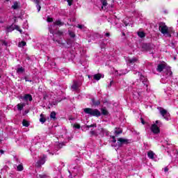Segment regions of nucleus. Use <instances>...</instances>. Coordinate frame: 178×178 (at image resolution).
I'll return each instance as SVG.
<instances>
[{
  "label": "nucleus",
  "mask_w": 178,
  "mask_h": 178,
  "mask_svg": "<svg viewBox=\"0 0 178 178\" xmlns=\"http://www.w3.org/2000/svg\"><path fill=\"white\" fill-rule=\"evenodd\" d=\"M83 112L87 115H90V116H95L96 118H99V116H101V111L97 108L92 109L91 108H86L83 109Z\"/></svg>",
  "instance_id": "1"
},
{
  "label": "nucleus",
  "mask_w": 178,
  "mask_h": 178,
  "mask_svg": "<svg viewBox=\"0 0 178 178\" xmlns=\"http://www.w3.org/2000/svg\"><path fill=\"white\" fill-rule=\"evenodd\" d=\"M118 145L119 148H122L123 145H127V144H130V140L126 139V138H119L117 141Z\"/></svg>",
  "instance_id": "2"
},
{
  "label": "nucleus",
  "mask_w": 178,
  "mask_h": 178,
  "mask_svg": "<svg viewBox=\"0 0 178 178\" xmlns=\"http://www.w3.org/2000/svg\"><path fill=\"white\" fill-rule=\"evenodd\" d=\"M143 51L151 52L154 49V45L152 43H143L141 45Z\"/></svg>",
  "instance_id": "3"
},
{
  "label": "nucleus",
  "mask_w": 178,
  "mask_h": 178,
  "mask_svg": "<svg viewBox=\"0 0 178 178\" xmlns=\"http://www.w3.org/2000/svg\"><path fill=\"white\" fill-rule=\"evenodd\" d=\"M47 159V155L43 154L42 157L36 162L35 166L36 168H41L42 165H44Z\"/></svg>",
  "instance_id": "4"
},
{
  "label": "nucleus",
  "mask_w": 178,
  "mask_h": 178,
  "mask_svg": "<svg viewBox=\"0 0 178 178\" xmlns=\"http://www.w3.org/2000/svg\"><path fill=\"white\" fill-rule=\"evenodd\" d=\"M159 24V30L161 31V34H166L168 31H169V27L168 26L165 25V23H162Z\"/></svg>",
  "instance_id": "5"
},
{
  "label": "nucleus",
  "mask_w": 178,
  "mask_h": 178,
  "mask_svg": "<svg viewBox=\"0 0 178 178\" xmlns=\"http://www.w3.org/2000/svg\"><path fill=\"white\" fill-rule=\"evenodd\" d=\"M150 130L153 134H159V133H161V129H159V127H158L156 124H152Z\"/></svg>",
  "instance_id": "6"
},
{
  "label": "nucleus",
  "mask_w": 178,
  "mask_h": 178,
  "mask_svg": "<svg viewBox=\"0 0 178 178\" xmlns=\"http://www.w3.org/2000/svg\"><path fill=\"white\" fill-rule=\"evenodd\" d=\"M164 69H166V64L160 63L157 65L156 71L159 72V73H161V72H163Z\"/></svg>",
  "instance_id": "7"
},
{
  "label": "nucleus",
  "mask_w": 178,
  "mask_h": 178,
  "mask_svg": "<svg viewBox=\"0 0 178 178\" xmlns=\"http://www.w3.org/2000/svg\"><path fill=\"white\" fill-rule=\"evenodd\" d=\"M21 99H24V101H33V96L30 94H26L24 97H21Z\"/></svg>",
  "instance_id": "8"
},
{
  "label": "nucleus",
  "mask_w": 178,
  "mask_h": 178,
  "mask_svg": "<svg viewBox=\"0 0 178 178\" xmlns=\"http://www.w3.org/2000/svg\"><path fill=\"white\" fill-rule=\"evenodd\" d=\"M165 73L166 76H168L169 77H172V76H173V72H172V69L170 68V67H167L165 68Z\"/></svg>",
  "instance_id": "9"
},
{
  "label": "nucleus",
  "mask_w": 178,
  "mask_h": 178,
  "mask_svg": "<svg viewBox=\"0 0 178 178\" xmlns=\"http://www.w3.org/2000/svg\"><path fill=\"white\" fill-rule=\"evenodd\" d=\"M138 59L136 57L129 58L127 60V63H129V65H134L136 62H138Z\"/></svg>",
  "instance_id": "10"
},
{
  "label": "nucleus",
  "mask_w": 178,
  "mask_h": 178,
  "mask_svg": "<svg viewBox=\"0 0 178 178\" xmlns=\"http://www.w3.org/2000/svg\"><path fill=\"white\" fill-rule=\"evenodd\" d=\"M71 87L72 90L77 91V90H79V82L77 81H74V83Z\"/></svg>",
  "instance_id": "11"
},
{
  "label": "nucleus",
  "mask_w": 178,
  "mask_h": 178,
  "mask_svg": "<svg viewBox=\"0 0 178 178\" xmlns=\"http://www.w3.org/2000/svg\"><path fill=\"white\" fill-rule=\"evenodd\" d=\"M160 113L163 116V118H164V119H166V120H168V118H166V116H168V111L163 108L160 111Z\"/></svg>",
  "instance_id": "12"
},
{
  "label": "nucleus",
  "mask_w": 178,
  "mask_h": 178,
  "mask_svg": "<svg viewBox=\"0 0 178 178\" xmlns=\"http://www.w3.org/2000/svg\"><path fill=\"white\" fill-rule=\"evenodd\" d=\"M40 122L43 124V123H45L47 122V116L42 113L40 114Z\"/></svg>",
  "instance_id": "13"
},
{
  "label": "nucleus",
  "mask_w": 178,
  "mask_h": 178,
  "mask_svg": "<svg viewBox=\"0 0 178 178\" xmlns=\"http://www.w3.org/2000/svg\"><path fill=\"white\" fill-rule=\"evenodd\" d=\"M64 24H65V22H62L60 19H58L54 22V26H59L60 27L61 26H64Z\"/></svg>",
  "instance_id": "14"
},
{
  "label": "nucleus",
  "mask_w": 178,
  "mask_h": 178,
  "mask_svg": "<svg viewBox=\"0 0 178 178\" xmlns=\"http://www.w3.org/2000/svg\"><path fill=\"white\" fill-rule=\"evenodd\" d=\"M102 78V74H96L93 76V79L94 80H97V81L101 80V79Z\"/></svg>",
  "instance_id": "15"
},
{
  "label": "nucleus",
  "mask_w": 178,
  "mask_h": 178,
  "mask_svg": "<svg viewBox=\"0 0 178 178\" xmlns=\"http://www.w3.org/2000/svg\"><path fill=\"white\" fill-rule=\"evenodd\" d=\"M92 102L94 105V106H98L99 105H101V101L99 100H95V99H92Z\"/></svg>",
  "instance_id": "16"
},
{
  "label": "nucleus",
  "mask_w": 178,
  "mask_h": 178,
  "mask_svg": "<svg viewBox=\"0 0 178 178\" xmlns=\"http://www.w3.org/2000/svg\"><path fill=\"white\" fill-rule=\"evenodd\" d=\"M24 106H26V104L24 103H19L17 104V108L19 111H23V108H24Z\"/></svg>",
  "instance_id": "17"
},
{
  "label": "nucleus",
  "mask_w": 178,
  "mask_h": 178,
  "mask_svg": "<svg viewBox=\"0 0 178 178\" xmlns=\"http://www.w3.org/2000/svg\"><path fill=\"white\" fill-rule=\"evenodd\" d=\"M140 80H143L142 83L144 84V86H146L147 87H148V85H147V81H148V79H147V78H145V77H144V76L141 75Z\"/></svg>",
  "instance_id": "18"
},
{
  "label": "nucleus",
  "mask_w": 178,
  "mask_h": 178,
  "mask_svg": "<svg viewBox=\"0 0 178 178\" xmlns=\"http://www.w3.org/2000/svg\"><path fill=\"white\" fill-rule=\"evenodd\" d=\"M155 154L152 151H149L147 152V156L149 159H154Z\"/></svg>",
  "instance_id": "19"
},
{
  "label": "nucleus",
  "mask_w": 178,
  "mask_h": 178,
  "mask_svg": "<svg viewBox=\"0 0 178 178\" xmlns=\"http://www.w3.org/2000/svg\"><path fill=\"white\" fill-rule=\"evenodd\" d=\"M50 119H53V120H56V113L55 111H52L50 113Z\"/></svg>",
  "instance_id": "20"
},
{
  "label": "nucleus",
  "mask_w": 178,
  "mask_h": 178,
  "mask_svg": "<svg viewBox=\"0 0 178 178\" xmlns=\"http://www.w3.org/2000/svg\"><path fill=\"white\" fill-rule=\"evenodd\" d=\"M24 170V167H23V164H19L17 166V172H23Z\"/></svg>",
  "instance_id": "21"
},
{
  "label": "nucleus",
  "mask_w": 178,
  "mask_h": 178,
  "mask_svg": "<svg viewBox=\"0 0 178 178\" xmlns=\"http://www.w3.org/2000/svg\"><path fill=\"white\" fill-rule=\"evenodd\" d=\"M102 6V9H104V7L105 8V6H108V1L107 0H100Z\"/></svg>",
  "instance_id": "22"
},
{
  "label": "nucleus",
  "mask_w": 178,
  "mask_h": 178,
  "mask_svg": "<svg viewBox=\"0 0 178 178\" xmlns=\"http://www.w3.org/2000/svg\"><path fill=\"white\" fill-rule=\"evenodd\" d=\"M22 126H24V127H29V126H30V122L24 119L22 120Z\"/></svg>",
  "instance_id": "23"
},
{
  "label": "nucleus",
  "mask_w": 178,
  "mask_h": 178,
  "mask_svg": "<svg viewBox=\"0 0 178 178\" xmlns=\"http://www.w3.org/2000/svg\"><path fill=\"white\" fill-rule=\"evenodd\" d=\"M7 31L8 33H12V31H13L15 30V27H13V24L7 26Z\"/></svg>",
  "instance_id": "24"
},
{
  "label": "nucleus",
  "mask_w": 178,
  "mask_h": 178,
  "mask_svg": "<svg viewBox=\"0 0 178 178\" xmlns=\"http://www.w3.org/2000/svg\"><path fill=\"white\" fill-rule=\"evenodd\" d=\"M15 26V30H17V31H19L20 33V34H23V30H22V29H20V26H19V25H14Z\"/></svg>",
  "instance_id": "25"
},
{
  "label": "nucleus",
  "mask_w": 178,
  "mask_h": 178,
  "mask_svg": "<svg viewBox=\"0 0 178 178\" xmlns=\"http://www.w3.org/2000/svg\"><path fill=\"white\" fill-rule=\"evenodd\" d=\"M68 34L71 38H76V33L72 31H68Z\"/></svg>",
  "instance_id": "26"
},
{
  "label": "nucleus",
  "mask_w": 178,
  "mask_h": 178,
  "mask_svg": "<svg viewBox=\"0 0 178 178\" xmlns=\"http://www.w3.org/2000/svg\"><path fill=\"white\" fill-rule=\"evenodd\" d=\"M138 35L140 38H144L145 37V33L144 31L138 32Z\"/></svg>",
  "instance_id": "27"
},
{
  "label": "nucleus",
  "mask_w": 178,
  "mask_h": 178,
  "mask_svg": "<svg viewBox=\"0 0 178 178\" xmlns=\"http://www.w3.org/2000/svg\"><path fill=\"white\" fill-rule=\"evenodd\" d=\"M102 113L104 116H106V115H108L109 112H108V110H106V108H102Z\"/></svg>",
  "instance_id": "28"
},
{
  "label": "nucleus",
  "mask_w": 178,
  "mask_h": 178,
  "mask_svg": "<svg viewBox=\"0 0 178 178\" xmlns=\"http://www.w3.org/2000/svg\"><path fill=\"white\" fill-rule=\"evenodd\" d=\"M24 68L23 67H19L17 70V73H24Z\"/></svg>",
  "instance_id": "29"
},
{
  "label": "nucleus",
  "mask_w": 178,
  "mask_h": 178,
  "mask_svg": "<svg viewBox=\"0 0 178 178\" xmlns=\"http://www.w3.org/2000/svg\"><path fill=\"white\" fill-rule=\"evenodd\" d=\"M91 127H97V123H94L90 125H86V129H91Z\"/></svg>",
  "instance_id": "30"
},
{
  "label": "nucleus",
  "mask_w": 178,
  "mask_h": 178,
  "mask_svg": "<svg viewBox=\"0 0 178 178\" xmlns=\"http://www.w3.org/2000/svg\"><path fill=\"white\" fill-rule=\"evenodd\" d=\"M19 8V5L17 4V2H15L13 6H12V8L14 10H16Z\"/></svg>",
  "instance_id": "31"
},
{
  "label": "nucleus",
  "mask_w": 178,
  "mask_h": 178,
  "mask_svg": "<svg viewBox=\"0 0 178 178\" xmlns=\"http://www.w3.org/2000/svg\"><path fill=\"white\" fill-rule=\"evenodd\" d=\"M47 22L48 23H52V22H54V18L52 17H50L49 16L47 17Z\"/></svg>",
  "instance_id": "32"
},
{
  "label": "nucleus",
  "mask_w": 178,
  "mask_h": 178,
  "mask_svg": "<svg viewBox=\"0 0 178 178\" xmlns=\"http://www.w3.org/2000/svg\"><path fill=\"white\" fill-rule=\"evenodd\" d=\"M39 177L40 178H48V175H47V174H45V173H42V174L39 175Z\"/></svg>",
  "instance_id": "33"
},
{
  "label": "nucleus",
  "mask_w": 178,
  "mask_h": 178,
  "mask_svg": "<svg viewBox=\"0 0 178 178\" xmlns=\"http://www.w3.org/2000/svg\"><path fill=\"white\" fill-rule=\"evenodd\" d=\"M26 43L24 41H22L21 42L19 43V47H26Z\"/></svg>",
  "instance_id": "34"
},
{
  "label": "nucleus",
  "mask_w": 178,
  "mask_h": 178,
  "mask_svg": "<svg viewBox=\"0 0 178 178\" xmlns=\"http://www.w3.org/2000/svg\"><path fill=\"white\" fill-rule=\"evenodd\" d=\"M90 136H98L97 134V132H95V131H94V130H92V129H91V131H90Z\"/></svg>",
  "instance_id": "35"
},
{
  "label": "nucleus",
  "mask_w": 178,
  "mask_h": 178,
  "mask_svg": "<svg viewBox=\"0 0 178 178\" xmlns=\"http://www.w3.org/2000/svg\"><path fill=\"white\" fill-rule=\"evenodd\" d=\"M122 133H123L122 130L115 131V136H119V134H122Z\"/></svg>",
  "instance_id": "36"
},
{
  "label": "nucleus",
  "mask_w": 178,
  "mask_h": 178,
  "mask_svg": "<svg viewBox=\"0 0 178 178\" xmlns=\"http://www.w3.org/2000/svg\"><path fill=\"white\" fill-rule=\"evenodd\" d=\"M168 32L171 34H175V29L173 28H168Z\"/></svg>",
  "instance_id": "37"
},
{
  "label": "nucleus",
  "mask_w": 178,
  "mask_h": 178,
  "mask_svg": "<svg viewBox=\"0 0 178 178\" xmlns=\"http://www.w3.org/2000/svg\"><path fill=\"white\" fill-rule=\"evenodd\" d=\"M56 34H57V35H59V36L63 35V31H58L56 33Z\"/></svg>",
  "instance_id": "38"
},
{
  "label": "nucleus",
  "mask_w": 178,
  "mask_h": 178,
  "mask_svg": "<svg viewBox=\"0 0 178 178\" xmlns=\"http://www.w3.org/2000/svg\"><path fill=\"white\" fill-rule=\"evenodd\" d=\"M74 127L75 128V129H81V126L79 124H74Z\"/></svg>",
  "instance_id": "39"
},
{
  "label": "nucleus",
  "mask_w": 178,
  "mask_h": 178,
  "mask_svg": "<svg viewBox=\"0 0 178 178\" xmlns=\"http://www.w3.org/2000/svg\"><path fill=\"white\" fill-rule=\"evenodd\" d=\"M67 2L68 3L69 6L73 5V0H67Z\"/></svg>",
  "instance_id": "40"
},
{
  "label": "nucleus",
  "mask_w": 178,
  "mask_h": 178,
  "mask_svg": "<svg viewBox=\"0 0 178 178\" xmlns=\"http://www.w3.org/2000/svg\"><path fill=\"white\" fill-rule=\"evenodd\" d=\"M2 45H5V47H8V42H6V40H1Z\"/></svg>",
  "instance_id": "41"
},
{
  "label": "nucleus",
  "mask_w": 178,
  "mask_h": 178,
  "mask_svg": "<svg viewBox=\"0 0 178 178\" xmlns=\"http://www.w3.org/2000/svg\"><path fill=\"white\" fill-rule=\"evenodd\" d=\"M34 3H35L36 6L40 5V0H33Z\"/></svg>",
  "instance_id": "42"
},
{
  "label": "nucleus",
  "mask_w": 178,
  "mask_h": 178,
  "mask_svg": "<svg viewBox=\"0 0 178 178\" xmlns=\"http://www.w3.org/2000/svg\"><path fill=\"white\" fill-rule=\"evenodd\" d=\"M111 138L113 139L112 143H116V136H112Z\"/></svg>",
  "instance_id": "43"
},
{
  "label": "nucleus",
  "mask_w": 178,
  "mask_h": 178,
  "mask_svg": "<svg viewBox=\"0 0 178 178\" xmlns=\"http://www.w3.org/2000/svg\"><path fill=\"white\" fill-rule=\"evenodd\" d=\"M155 124H156V126H158V124H159V126H161V124H162V122H161V121H159V120H156V122H155Z\"/></svg>",
  "instance_id": "44"
},
{
  "label": "nucleus",
  "mask_w": 178,
  "mask_h": 178,
  "mask_svg": "<svg viewBox=\"0 0 178 178\" xmlns=\"http://www.w3.org/2000/svg\"><path fill=\"white\" fill-rule=\"evenodd\" d=\"M61 45H63V47H64V48H69V47H67V45H66V43H63V42H62V43H60Z\"/></svg>",
  "instance_id": "45"
},
{
  "label": "nucleus",
  "mask_w": 178,
  "mask_h": 178,
  "mask_svg": "<svg viewBox=\"0 0 178 178\" xmlns=\"http://www.w3.org/2000/svg\"><path fill=\"white\" fill-rule=\"evenodd\" d=\"M140 122H141L142 124H145V121L144 120V118H140Z\"/></svg>",
  "instance_id": "46"
},
{
  "label": "nucleus",
  "mask_w": 178,
  "mask_h": 178,
  "mask_svg": "<svg viewBox=\"0 0 178 178\" xmlns=\"http://www.w3.org/2000/svg\"><path fill=\"white\" fill-rule=\"evenodd\" d=\"M36 8L38 9V12H40V10H41V6L40 5L36 6Z\"/></svg>",
  "instance_id": "47"
},
{
  "label": "nucleus",
  "mask_w": 178,
  "mask_h": 178,
  "mask_svg": "<svg viewBox=\"0 0 178 178\" xmlns=\"http://www.w3.org/2000/svg\"><path fill=\"white\" fill-rule=\"evenodd\" d=\"M167 37H172V33L168 31V33H165Z\"/></svg>",
  "instance_id": "48"
},
{
  "label": "nucleus",
  "mask_w": 178,
  "mask_h": 178,
  "mask_svg": "<svg viewBox=\"0 0 178 178\" xmlns=\"http://www.w3.org/2000/svg\"><path fill=\"white\" fill-rule=\"evenodd\" d=\"M24 80H25L26 82L29 81V83H31V80H29L27 76L24 77Z\"/></svg>",
  "instance_id": "49"
},
{
  "label": "nucleus",
  "mask_w": 178,
  "mask_h": 178,
  "mask_svg": "<svg viewBox=\"0 0 178 178\" xmlns=\"http://www.w3.org/2000/svg\"><path fill=\"white\" fill-rule=\"evenodd\" d=\"M76 27H77L78 29H80L81 30V29H83V25H81V24H78V25L76 26Z\"/></svg>",
  "instance_id": "50"
},
{
  "label": "nucleus",
  "mask_w": 178,
  "mask_h": 178,
  "mask_svg": "<svg viewBox=\"0 0 178 178\" xmlns=\"http://www.w3.org/2000/svg\"><path fill=\"white\" fill-rule=\"evenodd\" d=\"M164 172H169V168H168V167H165L164 168Z\"/></svg>",
  "instance_id": "51"
},
{
  "label": "nucleus",
  "mask_w": 178,
  "mask_h": 178,
  "mask_svg": "<svg viewBox=\"0 0 178 178\" xmlns=\"http://www.w3.org/2000/svg\"><path fill=\"white\" fill-rule=\"evenodd\" d=\"M49 33L50 34H54V30H52L51 29H49Z\"/></svg>",
  "instance_id": "52"
},
{
  "label": "nucleus",
  "mask_w": 178,
  "mask_h": 178,
  "mask_svg": "<svg viewBox=\"0 0 178 178\" xmlns=\"http://www.w3.org/2000/svg\"><path fill=\"white\" fill-rule=\"evenodd\" d=\"M54 41H56V42H58V44H60V40H55V39H53Z\"/></svg>",
  "instance_id": "53"
},
{
  "label": "nucleus",
  "mask_w": 178,
  "mask_h": 178,
  "mask_svg": "<svg viewBox=\"0 0 178 178\" xmlns=\"http://www.w3.org/2000/svg\"><path fill=\"white\" fill-rule=\"evenodd\" d=\"M0 154H5V151H3V149H0Z\"/></svg>",
  "instance_id": "54"
},
{
  "label": "nucleus",
  "mask_w": 178,
  "mask_h": 178,
  "mask_svg": "<svg viewBox=\"0 0 178 178\" xmlns=\"http://www.w3.org/2000/svg\"><path fill=\"white\" fill-rule=\"evenodd\" d=\"M106 37H109L111 35V33H106L105 34Z\"/></svg>",
  "instance_id": "55"
},
{
  "label": "nucleus",
  "mask_w": 178,
  "mask_h": 178,
  "mask_svg": "<svg viewBox=\"0 0 178 178\" xmlns=\"http://www.w3.org/2000/svg\"><path fill=\"white\" fill-rule=\"evenodd\" d=\"M112 83H113V81H111L110 82V84L108 85V87H112Z\"/></svg>",
  "instance_id": "56"
},
{
  "label": "nucleus",
  "mask_w": 178,
  "mask_h": 178,
  "mask_svg": "<svg viewBox=\"0 0 178 178\" xmlns=\"http://www.w3.org/2000/svg\"><path fill=\"white\" fill-rule=\"evenodd\" d=\"M67 45H70V42L69 40H67Z\"/></svg>",
  "instance_id": "57"
},
{
  "label": "nucleus",
  "mask_w": 178,
  "mask_h": 178,
  "mask_svg": "<svg viewBox=\"0 0 178 178\" xmlns=\"http://www.w3.org/2000/svg\"><path fill=\"white\" fill-rule=\"evenodd\" d=\"M6 1V2H9V1H10V0H5Z\"/></svg>",
  "instance_id": "58"
},
{
  "label": "nucleus",
  "mask_w": 178,
  "mask_h": 178,
  "mask_svg": "<svg viewBox=\"0 0 178 178\" xmlns=\"http://www.w3.org/2000/svg\"><path fill=\"white\" fill-rule=\"evenodd\" d=\"M43 99H47V98L45 97V96L43 97Z\"/></svg>",
  "instance_id": "59"
},
{
  "label": "nucleus",
  "mask_w": 178,
  "mask_h": 178,
  "mask_svg": "<svg viewBox=\"0 0 178 178\" xmlns=\"http://www.w3.org/2000/svg\"><path fill=\"white\" fill-rule=\"evenodd\" d=\"M1 77H2V76L0 74V79H1Z\"/></svg>",
  "instance_id": "60"
},
{
  "label": "nucleus",
  "mask_w": 178,
  "mask_h": 178,
  "mask_svg": "<svg viewBox=\"0 0 178 178\" xmlns=\"http://www.w3.org/2000/svg\"><path fill=\"white\" fill-rule=\"evenodd\" d=\"M88 78L90 79V75H88Z\"/></svg>",
  "instance_id": "61"
},
{
  "label": "nucleus",
  "mask_w": 178,
  "mask_h": 178,
  "mask_svg": "<svg viewBox=\"0 0 178 178\" xmlns=\"http://www.w3.org/2000/svg\"><path fill=\"white\" fill-rule=\"evenodd\" d=\"M138 95L140 96V93H138Z\"/></svg>",
  "instance_id": "62"
},
{
  "label": "nucleus",
  "mask_w": 178,
  "mask_h": 178,
  "mask_svg": "<svg viewBox=\"0 0 178 178\" xmlns=\"http://www.w3.org/2000/svg\"><path fill=\"white\" fill-rule=\"evenodd\" d=\"M0 178H2V177L0 175Z\"/></svg>",
  "instance_id": "63"
}]
</instances>
